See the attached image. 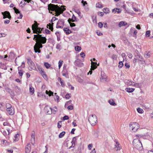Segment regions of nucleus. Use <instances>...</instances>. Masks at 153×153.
I'll list each match as a JSON object with an SVG mask.
<instances>
[{
	"label": "nucleus",
	"mask_w": 153,
	"mask_h": 153,
	"mask_svg": "<svg viewBox=\"0 0 153 153\" xmlns=\"http://www.w3.org/2000/svg\"><path fill=\"white\" fill-rule=\"evenodd\" d=\"M35 132L34 131H33L31 133V142L33 145H34L35 143Z\"/></svg>",
	"instance_id": "nucleus-14"
},
{
	"label": "nucleus",
	"mask_w": 153,
	"mask_h": 153,
	"mask_svg": "<svg viewBox=\"0 0 153 153\" xmlns=\"http://www.w3.org/2000/svg\"><path fill=\"white\" fill-rule=\"evenodd\" d=\"M75 49L76 51H79L81 49V48L79 46H76L75 47Z\"/></svg>",
	"instance_id": "nucleus-34"
},
{
	"label": "nucleus",
	"mask_w": 153,
	"mask_h": 153,
	"mask_svg": "<svg viewBox=\"0 0 153 153\" xmlns=\"http://www.w3.org/2000/svg\"><path fill=\"white\" fill-rule=\"evenodd\" d=\"M62 75L63 76H65L66 78H68V74H66L65 73H63L62 74Z\"/></svg>",
	"instance_id": "nucleus-59"
},
{
	"label": "nucleus",
	"mask_w": 153,
	"mask_h": 153,
	"mask_svg": "<svg viewBox=\"0 0 153 153\" xmlns=\"http://www.w3.org/2000/svg\"><path fill=\"white\" fill-rule=\"evenodd\" d=\"M150 31L149 30H147L146 33V36L147 37L150 36Z\"/></svg>",
	"instance_id": "nucleus-39"
},
{
	"label": "nucleus",
	"mask_w": 153,
	"mask_h": 153,
	"mask_svg": "<svg viewBox=\"0 0 153 153\" xmlns=\"http://www.w3.org/2000/svg\"><path fill=\"white\" fill-rule=\"evenodd\" d=\"M70 24V26L71 27H74L76 26L75 24L74 23H71Z\"/></svg>",
	"instance_id": "nucleus-62"
},
{
	"label": "nucleus",
	"mask_w": 153,
	"mask_h": 153,
	"mask_svg": "<svg viewBox=\"0 0 153 153\" xmlns=\"http://www.w3.org/2000/svg\"><path fill=\"white\" fill-rule=\"evenodd\" d=\"M65 22L63 19H59L57 23L56 28H62L64 25Z\"/></svg>",
	"instance_id": "nucleus-9"
},
{
	"label": "nucleus",
	"mask_w": 153,
	"mask_h": 153,
	"mask_svg": "<svg viewBox=\"0 0 153 153\" xmlns=\"http://www.w3.org/2000/svg\"><path fill=\"white\" fill-rule=\"evenodd\" d=\"M81 3L82 4L83 6L85 7V5L87 4V1H85L83 0H82L81 1Z\"/></svg>",
	"instance_id": "nucleus-44"
},
{
	"label": "nucleus",
	"mask_w": 153,
	"mask_h": 153,
	"mask_svg": "<svg viewBox=\"0 0 153 153\" xmlns=\"http://www.w3.org/2000/svg\"><path fill=\"white\" fill-rule=\"evenodd\" d=\"M111 58L114 60H116L117 59V56L116 55H113L112 56Z\"/></svg>",
	"instance_id": "nucleus-50"
},
{
	"label": "nucleus",
	"mask_w": 153,
	"mask_h": 153,
	"mask_svg": "<svg viewBox=\"0 0 153 153\" xmlns=\"http://www.w3.org/2000/svg\"><path fill=\"white\" fill-rule=\"evenodd\" d=\"M80 55L81 56L82 58H84L85 57V53L83 52H82L80 53Z\"/></svg>",
	"instance_id": "nucleus-57"
},
{
	"label": "nucleus",
	"mask_w": 153,
	"mask_h": 153,
	"mask_svg": "<svg viewBox=\"0 0 153 153\" xmlns=\"http://www.w3.org/2000/svg\"><path fill=\"white\" fill-rule=\"evenodd\" d=\"M123 64L122 61H120L119 63L118 67L119 68H121L123 66Z\"/></svg>",
	"instance_id": "nucleus-40"
},
{
	"label": "nucleus",
	"mask_w": 153,
	"mask_h": 153,
	"mask_svg": "<svg viewBox=\"0 0 153 153\" xmlns=\"http://www.w3.org/2000/svg\"><path fill=\"white\" fill-rule=\"evenodd\" d=\"M27 62L29 66L28 68L29 70L30 71H32V70H36V68L34 63L33 62L30 57H28L27 59Z\"/></svg>",
	"instance_id": "nucleus-6"
},
{
	"label": "nucleus",
	"mask_w": 153,
	"mask_h": 153,
	"mask_svg": "<svg viewBox=\"0 0 153 153\" xmlns=\"http://www.w3.org/2000/svg\"><path fill=\"white\" fill-rule=\"evenodd\" d=\"M37 34H35L34 35V37L33 39L34 40L36 41L38 43H42L45 44L47 41V39L45 37L42 36V35L39 34V33H37Z\"/></svg>",
	"instance_id": "nucleus-2"
},
{
	"label": "nucleus",
	"mask_w": 153,
	"mask_h": 153,
	"mask_svg": "<svg viewBox=\"0 0 153 153\" xmlns=\"http://www.w3.org/2000/svg\"><path fill=\"white\" fill-rule=\"evenodd\" d=\"M135 57L136 58H137V60H138L140 62L143 61L144 62H145V61L144 59L139 53H137V55H135Z\"/></svg>",
	"instance_id": "nucleus-17"
},
{
	"label": "nucleus",
	"mask_w": 153,
	"mask_h": 153,
	"mask_svg": "<svg viewBox=\"0 0 153 153\" xmlns=\"http://www.w3.org/2000/svg\"><path fill=\"white\" fill-rule=\"evenodd\" d=\"M44 110L48 114H51L52 113V109L48 106H46L45 107Z\"/></svg>",
	"instance_id": "nucleus-15"
},
{
	"label": "nucleus",
	"mask_w": 153,
	"mask_h": 153,
	"mask_svg": "<svg viewBox=\"0 0 153 153\" xmlns=\"http://www.w3.org/2000/svg\"><path fill=\"white\" fill-rule=\"evenodd\" d=\"M74 64L75 65L79 67H81L83 66V63L81 62V61L79 59H77L74 62Z\"/></svg>",
	"instance_id": "nucleus-10"
},
{
	"label": "nucleus",
	"mask_w": 153,
	"mask_h": 153,
	"mask_svg": "<svg viewBox=\"0 0 153 153\" xmlns=\"http://www.w3.org/2000/svg\"><path fill=\"white\" fill-rule=\"evenodd\" d=\"M64 31L67 34H69L71 33V31L67 27L64 28L63 29Z\"/></svg>",
	"instance_id": "nucleus-21"
},
{
	"label": "nucleus",
	"mask_w": 153,
	"mask_h": 153,
	"mask_svg": "<svg viewBox=\"0 0 153 153\" xmlns=\"http://www.w3.org/2000/svg\"><path fill=\"white\" fill-rule=\"evenodd\" d=\"M31 150L30 145V144H27V147L25 148V152L26 153H29Z\"/></svg>",
	"instance_id": "nucleus-20"
},
{
	"label": "nucleus",
	"mask_w": 153,
	"mask_h": 153,
	"mask_svg": "<svg viewBox=\"0 0 153 153\" xmlns=\"http://www.w3.org/2000/svg\"><path fill=\"white\" fill-rule=\"evenodd\" d=\"M125 66L126 67V68H129L130 67L129 65L126 62L125 64Z\"/></svg>",
	"instance_id": "nucleus-58"
},
{
	"label": "nucleus",
	"mask_w": 153,
	"mask_h": 153,
	"mask_svg": "<svg viewBox=\"0 0 153 153\" xmlns=\"http://www.w3.org/2000/svg\"><path fill=\"white\" fill-rule=\"evenodd\" d=\"M133 145L134 148L138 150L141 151L143 149L141 141L138 139H134Z\"/></svg>",
	"instance_id": "nucleus-3"
},
{
	"label": "nucleus",
	"mask_w": 153,
	"mask_h": 153,
	"mask_svg": "<svg viewBox=\"0 0 153 153\" xmlns=\"http://www.w3.org/2000/svg\"><path fill=\"white\" fill-rule=\"evenodd\" d=\"M29 91L32 94L34 93V88L31 86L30 87Z\"/></svg>",
	"instance_id": "nucleus-30"
},
{
	"label": "nucleus",
	"mask_w": 153,
	"mask_h": 153,
	"mask_svg": "<svg viewBox=\"0 0 153 153\" xmlns=\"http://www.w3.org/2000/svg\"><path fill=\"white\" fill-rule=\"evenodd\" d=\"M150 52H147V51L145 52L144 56L146 58H148L150 57Z\"/></svg>",
	"instance_id": "nucleus-26"
},
{
	"label": "nucleus",
	"mask_w": 153,
	"mask_h": 153,
	"mask_svg": "<svg viewBox=\"0 0 153 153\" xmlns=\"http://www.w3.org/2000/svg\"><path fill=\"white\" fill-rule=\"evenodd\" d=\"M92 19L94 23H97V18L96 16H93L92 17Z\"/></svg>",
	"instance_id": "nucleus-42"
},
{
	"label": "nucleus",
	"mask_w": 153,
	"mask_h": 153,
	"mask_svg": "<svg viewBox=\"0 0 153 153\" xmlns=\"http://www.w3.org/2000/svg\"><path fill=\"white\" fill-rule=\"evenodd\" d=\"M65 132L64 131H63L61 132L59 134V138H62L65 134Z\"/></svg>",
	"instance_id": "nucleus-33"
},
{
	"label": "nucleus",
	"mask_w": 153,
	"mask_h": 153,
	"mask_svg": "<svg viewBox=\"0 0 153 153\" xmlns=\"http://www.w3.org/2000/svg\"><path fill=\"white\" fill-rule=\"evenodd\" d=\"M90 153H96V151L95 149H94Z\"/></svg>",
	"instance_id": "nucleus-64"
},
{
	"label": "nucleus",
	"mask_w": 153,
	"mask_h": 153,
	"mask_svg": "<svg viewBox=\"0 0 153 153\" xmlns=\"http://www.w3.org/2000/svg\"><path fill=\"white\" fill-rule=\"evenodd\" d=\"M45 31L46 33L47 34H50L51 33L50 31L47 29L45 30Z\"/></svg>",
	"instance_id": "nucleus-52"
},
{
	"label": "nucleus",
	"mask_w": 153,
	"mask_h": 153,
	"mask_svg": "<svg viewBox=\"0 0 153 153\" xmlns=\"http://www.w3.org/2000/svg\"><path fill=\"white\" fill-rule=\"evenodd\" d=\"M2 15L3 16V18L4 19L6 18H8L9 19L11 18V16L10 13L8 11H5L4 12L1 13Z\"/></svg>",
	"instance_id": "nucleus-11"
},
{
	"label": "nucleus",
	"mask_w": 153,
	"mask_h": 153,
	"mask_svg": "<svg viewBox=\"0 0 153 153\" xmlns=\"http://www.w3.org/2000/svg\"><path fill=\"white\" fill-rule=\"evenodd\" d=\"M60 83H61V86H62V87H64L65 86V84L64 82H63L62 81L60 82Z\"/></svg>",
	"instance_id": "nucleus-53"
},
{
	"label": "nucleus",
	"mask_w": 153,
	"mask_h": 153,
	"mask_svg": "<svg viewBox=\"0 0 153 153\" xmlns=\"http://www.w3.org/2000/svg\"><path fill=\"white\" fill-rule=\"evenodd\" d=\"M98 26L100 28H102L103 27V24L101 22H99L98 24Z\"/></svg>",
	"instance_id": "nucleus-46"
},
{
	"label": "nucleus",
	"mask_w": 153,
	"mask_h": 153,
	"mask_svg": "<svg viewBox=\"0 0 153 153\" xmlns=\"http://www.w3.org/2000/svg\"><path fill=\"white\" fill-rule=\"evenodd\" d=\"M134 89L132 88H128L126 89V91L129 93H131L133 92Z\"/></svg>",
	"instance_id": "nucleus-24"
},
{
	"label": "nucleus",
	"mask_w": 153,
	"mask_h": 153,
	"mask_svg": "<svg viewBox=\"0 0 153 153\" xmlns=\"http://www.w3.org/2000/svg\"><path fill=\"white\" fill-rule=\"evenodd\" d=\"M57 111V108L56 106H55L53 107V108L52 109V112L53 111V113L54 114H55L56 112Z\"/></svg>",
	"instance_id": "nucleus-32"
},
{
	"label": "nucleus",
	"mask_w": 153,
	"mask_h": 153,
	"mask_svg": "<svg viewBox=\"0 0 153 153\" xmlns=\"http://www.w3.org/2000/svg\"><path fill=\"white\" fill-rule=\"evenodd\" d=\"M70 96L69 95V94H67L65 95V98L66 99H69L70 97Z\"/></svg>",
	"instance_id": "nucleus-60"
},
{
	"label": "nucleus",
	"mask_w": 153,
	"mask_h": 153,
	"mask_svg": "<svg viewBox=\"0 0 153 153\" xmlns=\"http://www.w3.org/2000/svg\"><path fill=\"white\" fill-rule=\"evenodd\" d=\"M103 12L105 13H108L110 11L109 9L108 8H104L103 9Z\"/></svg>",
	"instance_id": "nucleus-31"
},
{
	"label": "nucleus",
	"mask_w": 153,
	"mask_h": 153,
	"mask_svg": "<svg viewBox=\"0 0 153 153\" xmlns=\"http://www.w3.org/2000/svg\"><path fill=\"white\" fill-rule=\"evenodd\" d=\"M121 146H120V145L119 143L117 141L116 142V144L115 145V147L114 149L115 150L117 151L120 150L121 149Z\"/></svg>",
	"instance_id": "nucleus-16"
},
{
	"label": "nucleus",
	"mask_w": 153,
	"mask_h": 153,
	"mask_svg": "<svg viewBox=\"0 0 153 153\" xmlns=\"http://www.w3.org/2000/svg\"><path fill=\"white\" fill-rule=\"evenodd\" d=\"M91 70H94L95 69H96L97 68V66L96 65V64H97V63L95 62H93L92 61V60H91Z\"/></svg>",
	"instance_id": "nucleus-18"
},
{
	"label": "nucleus",
	"mask_w": 153,
	"mask_h": 153,
	"mask_svg": "<svg viewBox=\"0 0 153 153\" xmlns=\"http://www.w3.org/2000/svg\"><path fill=\"white\" fill-rule=\"evenodd\" d=\"M10 129H7V132L6 131H3V134L5 136H6L7 135L9 134Z\"/></svg>",
	"instance_id": "nucleus-27"
},
{
	"label": "nucleus",
	"mask_w": 153,
	"mask_h": 153,
	"mask_svg": "<svg viewBox=\"0 0 153 153\" xmlns=\"http://www.w3.org/2000/svg\"><path fill=\"white\" fill-rule=\"evenodd\" d=\"M63 63V61L62 60H60L59 62V63H58V64H59V69H60L61 68V67L62 65V63Z\"/></svg>",
	"instance_id": "nucleus-36"
},
{
	"label": "nucleus",
	"mask_w": 153,
	"mask_h": 153,
	"mask_svg": "<svg viewBox=\"0 0 153 153\" xmlns=\"http://www.w3.org/2000/svg\"><path fill=\"white\" fill-rule=\"evenodd\" d=\"M14 53L13 52H10V55H9V57L11 59H12L13 57Z\"/></svg>",
	"instance_id": "nucleus-45"
},
{
	"label": "nucleus",
	"mask_w": 153,
	"mask_h": 153,
	"mask_svg": "<svg viewBox=\"0 0 153 153\" xmlns=\"http://www.w3.org/2000/svg\"><path fill=\"white\" fill-rule=\"evenodd\" d=\"M78 82L80 83H82L83 82V80L81 78L79 77L78 79Z\"/></svg>",
	"instance_id": "nucleus-51"
},
{
	"label": "nucleus",
	"mask_w": 153,
	"mask_h": 153,
	"mask_svg": "<svg viewBox=\"0 0 153 153\" xmlns=\"http://www.w3.org/2000/svg\"><path fill=\"white\" fill-rule=\"evenodd\" d=\"M75 130V128H73L71 131V134H74V132Z\"/></svg>",
	"instance_id": "nucleus-63"
},
{
	"label": "nucleus",
	"mask_w": 153,
	"mask_h": 153,
	"mask_svg": "<svg viewBox=\"0 0 153 153\" xmlns=\"http://www.w3.org/2000/svg\"><path fill=\"white\" fill-rule=\"evenodd\" d=\"M42 44H43L38 42L35 44L34 46V49L35 53H40L41 52V50L39 49L42 48Z\"/></svg>",
	"instance_id": "nucleus-7"
},
{
	"label": "nucleus",
	"mask_w": 153,
	"mask_h": 153,
	"mask_svg": "<svg viewBox=\"0 0 153 153\" xmlns=\"http://www.w3.org/2000/svg\"><path fill=\"white\" fill-rule=\"evenodd\" d=\"M127 23L124 21H121L118 24V26L119 27H121L122 26H125L127 25Z\"/></svg>",
	"instance_id": "nucleus-22"
},
{
	"label": "nucleus",
	"mask_w": 153,
	"mask_h": 153,
	"mask_svg": "<svg viewBox=\"0 0 153 153\" xmlns=\"http://www.w3.org/2000/svg\"><path fill=\"white\" fill-rule=\"evenodd\" d=\"M96 7H98V8H102V4H100L99 2L96 4Z\"/></svg>",
	"instance_id": "nucleus-38"
},
{
	"label": "nucleus",
	"mask_w": 153,
	"mask_h": 153,
	"mask_svg": "<svg viewBox=\"0 0 153 153\" xmlns=\"http://www.w3.org/2000/svg\"><path fill=\"white\" fill-rule=\"evenodd\" d=\"M25 1L24 0L23 1H22L20 3V4H22V5H21V7H22L25 6V5L26 4L25 2Z\"/></svg>",
	"instance_id": "nucleus-37"
},
{
	"label": "nucleus",
	"mask_w": 153,
	"mask_h": 153,
	"mask_svg": "<svg viewBox=\"0 0 153 153\" xmlns=\"http://www.w3.org/2000/svg\"><path fill=\"white\" fill-rule=\"evenodd\" d=\"M76 17L74 15H73L72 16V22H74L76 20Z\"/></svg>",
	"instance_id": "nucleus-47"
},
{
	"label": "nucleus",
	"mask_w": 153,
	"mask_h": 153,
	"mask_svg": "<svg viewBox=\"0 0 153 153\" xmlns=\"http://www.w3.org/2000/svg\"><path fill=\"white\" fill-rule=\"evenodd\" d=\"M138 124L137 123H131L129 125V127L134 132H136L138 129L139 127L138 126Z\"/></svg>",
	"instance_id": "nucleus-8"
},
{
	"label": "nucleus",
	"mask_w": 153,
	"mask_h": 153,
	"mask_svg": "<svg viewBox=\"0 0 153 153\" xmlns=\"http://www.w3.org/2000/svg\"><path fill=\"white\" fill-rule=\"evenodd\" d=\"M45 66L47 68H48L50 67L51 65L48 62H45L44 64Z\"/></svg>",
	"instance_id": "nucleus-41"
},
{
	"label": "nucleus",
	"mask_w": 153,
	"mask_h": 153,
	"mask_svg": "<svg viewBox=\"0 0 153 153\" xmlns=\"http://www.w3.org/2000/svg\"><path fill=\"white\" fill-rule=\"evenodd\" d=\"M39 23H37L36 24H33L32 26V30H33V33H42V30H41V28L38 27Z\"/></svg>",
	"instance_id": "nucleus-5"
},
{
	"label": "nucleus",
	"mask_w": 153,
	"mask_h": 153,
	"mask_svg": "<svg viewBox=\"0 0 153 153\" xmlns=\"http://www.w3.org/2000/svg\"><path fill=\"white\" fill-rule=\"evenodd\" d=\"M19 136V134L17 133L16 134L13 138L14 141H17L19 140L18 137Z\"/></svg>",
	"instance_id": "nucleus-23"
},
{
	"label": "nucleus",
	"mask_w": 153,
	"mask_h": 153,
	"mask_svg": "<svg viewBox=\"0 0 153 153\" xmlns=\"http://www.w3.org/2000/svg\"><path fill=\"white\" fill-rule=\"evenodd\" d=\"M69 119V117L67 115L65 116L63 118V120H68Z\"/></svg>",
	"instance_id": "nucleus-48"
},
{
	"label": "nucleus",
	"mask_w": 153,
	"mask_h": 153,
	"mask_svg": "<svg viewBox=\"0 0 153 153\" xmlns=\"http://www.w3.org/2000/svg\"><path fill=\"white\" fill-rule=\"evenodd\" d=\"M100 79V81L102 82H107V76L104 73L101 72Z\"/></svg>",
	"instance_id": "nucleus-12"
},
{
	"label": "nucleus",
	"mask_w": 153,
	"mask_h": 153,
	"mask_svg": "<svg viewBox=\"0 0 153 153\" xmlns=\"http://www.w3.org/2000/svg\"><path fill=\"white\" fill-rule=\"evenodd\" d=\"M65 7V6L63 5H62L61 7H59L57 5L52 4H49L48 6V10L49 11H55L56 12L55 16H59L66 10V8Z\"/></svg>",
	"instance_id": "nucleus-1"
},
{
	"label": "nucleus",
	"mask_w": 153,
	"mask_h": 153,
	"mask_svg": "<svg viewBox=\"0 0 153 153\" xmlns=\"http://www.w3.org/2000/svg\"><path fill=\"white\" fill-rule=\"evenodd\" d=\"M68 109L69 110H72L73 109V107L71 105H69L68 107Z\"/></svg>",
	"instance_id": "nucleus-55"
},
{
	"label": "nucleus",
	"mask_w": 153,
	"mask_h": 153,
	"mask_svg": "<svg viewBox=\"0 0 153 153\" xmlns=\"http://www.w3.org/2000/svg\"><path fill=\"white\" fill-rule=\"evenodd\" d=\"M108 102L109 104L115 106L116 105L113 100H110Z\"/></svg>",
	"instance_id": "nucleus-28"
},
{
	"label": "nucleus",
	"mask_w": 153,
	"mask_h": 153,
	"mask_svg": "<svg viewBox=\"0 0 153 153\" xmlns=\"http://www.w3.org/2000/svg\"><path fill=\"white\" fill-rule=\"evenodd\" d=\"M10 21L9 20L6 19L4 21V23L5 24H7L9 23Z\"/></svg>",
	"instance_id": "nucleus-56"
},
{
	"label": "nucleus",
	"mask_w": 153,
	"mask_h": 153,
	"mask_svg": "<svg viewBox=\"0 0 153 153\" xmlns=\"http://www.w3.org/2000/svg\"><path fill=\"white\" fill-rule=\"evenodd\" d=\"M76 137H74L73 138L72 141L71 142V143H72V145L69 148V149H71V148H74V146H75V143L76 141Z\"/></svg>",
	"instance_id": "nucleus-19"
},
{
	"label": "nucleus",
	"mask_w": 153,
	"mask_h": 153,
	"mask_svg": "<svg viewBox=\"0 0 153 153\" xmlns=\"http://www.w3.org/2000/svg\"><path fill=\"white\" fill-rule=\"evenodd\" d=\"M128 57H129V58L130 59H131L132 57V55L130 53H128Z\"/></svg>",
	"instance_id": "nucleus-61"
},
{
	"label": "nucleus",
	"mask_w": 153,
	"mask_h": 153,
	"mask_svg": "<svg viewBox=\"0 0 153 153\" xmlns=\"http://www.w3.org/2000/svg\"><path fill=\"white\" fill-rule=\"evenodd\" d=\"M137 112L140 113H142L143 111V109L140 108H137Z\"/></svg>",
	"instance_id": "nucleus-35"
},
{
	"label": "nucleus",
	"mask_w": 153,
	"mask_h": 153,
	"mask_svg": "<svg viewBox=\"0 0 153 153\" xmlns=\"http://www.w3.org/2000/svg\"><path fill=\"white\" fill-rule=\"evenodd\" d=\"M7 113L10 115H12L14 113V109L12 106L7 107Z\"/></svg>",
	"instance_id": "nucleus-13"
},
{
	"label": "nucleus",
	"mask_w": 153,
	"mask_h": 153,
	"mask_svg": "<svg viewBox=\"0 0 153 153\" xmlns=\"http://www.w3.org/2000/svg\"><path fill=\"white\" fill-rule=\"evenodd\" d=\"M62 122L61 121H59L58 123L57 127L59 128H60L61 127V125L59 124V123H61Z\"/></svg>",
	"instance_id": "nucleus-49"
},
{
	"label": "nucleus",
	"mask_w": 153,
	"mask_h": 153,
	"mask_svg": "<svg viewBox=\"0 0 153 153\" xmlns=\"http://www.w3.org/2000/svg\"><path fill=\"white\" fill-rule=\"evenodd\" d=\"M13 9H14L15 11V12L17 14L19 13V10L18 9H17L16 7H13Z\"/></svg>",
	"instance_id": "nucleus-43"
},
{
	"label": "nucleus",
	"mask_w": 153,
	"mask_h": 153,
	"mask_svg": "<svg viewBox=\"0 0 153 153\" xmlns=\"http://www.w3.org/2000/svg\"><path fill=\"white\" fill-rule=\"evenodd\" d=\"M46 93L47 94H48L49 96H51L52 95L53 96V92L50 90L48 91L47 90L46 91Z\"/></svg>",
	"instance_id": "nucleus-25"
},
{
	"label": "nucleus",
	"mask_w": 153,
	"mask_h": 153,
	"mask_svg": "<svg viewBox=\"0 0 153 153\" xmlns=\"http://www.w3.org/2000/svg\"><path fill=\"white\" fill-rule=\"evenodd\" d=\"M88 120L89 123L92 126L95 125L97 122V118L96 115L92 114L89 116Z\"/></svg>",
	"instance_id": "nucleus-4"
},
{
	"label": "nucleus",
	"mask_w": 153,
	"mask_h": 153,
	"mask_svg": "<svg viewBox=\"0 0 153 153\" xmlns=\"http://www.w3.org/2000/svg\"><path fill=\"white\" fill-rule=\"evenodd\" d=\"M120 9H118V8H116L113 9L112 10V12H115V13H116V12H117V13H120L121 11V10H120Z\"/></svg>",
	"instance_id": "nucleus-29"
},
{
	"label": "nucleus",
	"mask_w": 153,
	"mask_h": 153,
	"mask_svg": "<svg viewBox=\"0 0 153 153\" xmlns=\"http://www.w3.org/2000/svg\"><path fill=\"white\" fill-rule=\"evenodd\" d=\"M88 149L91 150L93 146V144H90L88 145Z\"/></svg>",
	"instance_id": "nucleus-54"
}]
</instances>
